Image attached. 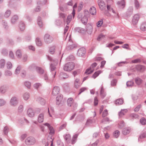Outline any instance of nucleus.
<instances>
[{"instance_id": "f257e3e1", "label": "nucleus", "mask_w": 146, "mask_h": 146, "mask_svg": "<svg viewBox=\"0 0 146 146\" xmlns=\"http://www.w3.org/2000/svg\"><path fill=\"white\" fill-rule=\"evenodd\" d=\"M47 56L48 60L52 61L50 68V71L52 75V78H54L55 77L56 73V67L55 66L57 64L58 60L56 59L53 60L50 57L48 56Z\"/></svg>"}, {"instance_id": "f03ea898", "label": "nucleus", "mask_w": 146, "mask_h": 146, "mask_svg": "<svg viewBox=\"0 0 146 146\" xmlns=\"http://www.w3.org/2000/svg\"><path fill=\"white\" fill-rule=\"evenodd\" d=\"M74 63L72 62H70L65 64L64 66L63 69L65 71L70 72L74 69Z\"/></svg>"}, {"instance_id": "7ed1b4c3", "label": "nucleus", "mask_w": 146, "mask_h": 146, "mask_svg": "<svg viewBox=\"0 0 146 146\" xmlns=\"http://www.w3.org/2000/svg\"><path fill=\"white\" fill-rule=\"evenodd\" d=\"M107 7L108 10L110 13V16H112L113 17L118 18V14L117 12L115 11L111 7L110 4H107Z\"/></svg>"}, {"instance_id": "20e7f679", "label": "nucleus", "mask_w": 146, "mask_h": 146, "mask_svg": "<svg viewBox=\"0 0 146 146\" xmlns=\"http://www.w3.org/2000/svg\"><path fill=\"white\" fill-rule=\"evenodd\" d=\"M44 42L46 43L49 44L52 42L53 41V38L52 36L49 34H46L44 35Z\"/></svg>"}, {"instance_id": "39448f33", "label": "nucleus", "mask_w": 146, "mask_h": 146, "mask_svg": "<svg viewBox=\"0 0 146 146\" xmlns=\"http://www.w3.org/2000/svg\"><path fill=\"white\" fill-rule=\"evenodd\" d=\"M25 143L28 145H31L34 144L36 142L35 139L32 137H27L25 141Z\"/></svg>"}, {"instance_id": "423d86ee", "label": "nucleus", "mask_w": 146, "mask_h": 146, "mask_svg": "<svg viewBox=\"0 0 146 146\" xmlns=\"http://www.w3.org/2000/svg\"><path fill=\"white\" fill-rule=\"evenodd\" d=\"M18 103V101L17 98L16 97H12L10 101V104L13 107L16 106Z\"/></svg>"}, {"instance_id": "0eeeda50", "label": "nucleus", "mask_w": 146, "mask_h": 146, "mask_svg": "<svg viewBox=\"0 0 146 146\" xmlns=\"http://www.w3.org/2000/svg\"><path fill=\"white\" fill-rule=\"evenodd\" d=\"M67 103L68 106L73 107V108H75L77 106V104L73 102V100L72 98H69L67 101Z\"/></svg>"}, {"instance_id": "6e6552de", "label": "nucleus", "mask_w": 146, "mask_h": 146, "mask_svg": "<svg viewBox=\"0 0 146 146\" xmlns=\"http://www.w3.org/2000/svg\"><path fill=\"white\" fill-rule=\"evenodd\" d=\"M97 65V64L94 62L92 64L90 68H88L86 70L85 73L87 74H89L92 73L94 70V68Z\"/></svg>"}, {"instance_id": "1a4fd4ad", "label": "nucleus", "mask_w": 146, "mask_h": 146, "mask_svg": "<svg viewBox=\"0 0 146 146\" xmlns=\"http://www.w3.org/2000/svg\"><path fill=\"white\" fill-rule=\"evenodd\" d=\"M36 68L37 72L40 74H42L43 72V70L40 68L39 67H36L34 65H32L29 67V69H34Z\"/></svg>"}, {"instance_id": "9d476101", "label": "nucleus", "mask_w": 146, "mask_h": 146, "mask_svg": "<svg viewBox=\"0 0 146 146\" xmlns=\"http://www.w3.org/2000/svg\"><path fill=\"white\" fill-rule=\"evenodd\" d=\"M139 18L140 17L139 15L137 14L133 16L132 20V23L134 25H136Z\"/></svg>"}, {"instance_id": "9b49d317", "label": "nucleus", "mask_w": 146, "mask_h": 146, "mask_svg": "<svg viewBox=\"0 0 146 146\" xmlns=\"http://www.w3.org/2000/svg\"><path fill=\"white\" fill-rule=\"evenodd\" d=\"M86 53V50L85 48L82 47L79 49L78 51L77 54L79 56H83Z\"/></svg>"}, {"instance_id": "f8f14e48", "label": "nucleus", "mask_w": 146, "mask_h": 146, "mask_svg": "<svg viewBox=\"0 0 146 146\" xmlns=\"http://www.w3.org/2000/svg\"><path fill=\"white\" fill-rule=\"evenodd\" d=\"M135 69L138 71L140 72H143L145 70V67L142 65H138L136 66Z\"/></svg>"}, {"instance_id": "ddd939ff", "label": "nucleus", "mask_w": 146, "mask_h": 146, "mask_svg": "<svg viewBox=\"0 0 146 146\" xmlns=\"http://www.w3.org/2000/svg\"><path fill=\"white\" fill-rule=\"evenodd\" d=\"M98 3L100 9L101 10H103L106 7L105 3L102 0H99L98 1Z\"/></svg>"}, {"instance_id": "4468645a", "label": "nucleus", "mask_w": 146, "mask_h": 146, "mask_svg": "<svg viewBox=\"0 0 146 146\" xmlns=\"http://www.w3.org/2000/svg\"><path fill=\"white\" fill-rule=\"evenodd\" d=\"M60 89L58 86H54L53 88L52 94L53 95L56 96L60 92Z\"/></svg>"}, {"instance_id": "2eb2a0df", "label": "nucleus", "mask_w": 146, "mask_h": 146, "mask_svg": "<svg viewBox=\"0 0 146 146\" xmlns=\"http://www.w3.org/2000/svg\"><path fill=\"white\" fill-rule=\"evenodd\" d=\"M27 114L29 117H34L35 115L33 110L31 108H29L28 110Z\"/></svg>"}, {"instance_id": "dca6fc26", "label": "nucleus", "mask_w": 146, "mask_h": 146, "mask_svg": "<svg viewBox=\"0 0 146 146\" xmlns=\"http://www.w3.org/2000/svg\"><path fill=\"white\" fill-rule=\"evenodd\" d=\"M44 125L47 126L50 132L49 134L50 135H52L54 133V131L53 127L50 126L49 124L48 123H45L44 124Z\"/></svg>"}, {"instance_id": "f3484780", "label": "nucleus", "mask_w": 146, "mask_h": 146, "mask_svg": "<svg viewBox=\"0 0 146 146\" xmlns=\"http://www.w3.org/2000/svg\"><path fill=\"white\" fill-rule=\"evenodd\" d=\"M100 94L101 98H104L106 95L105 90L102 86L101 87Z\"/></svg>"}, {"instance_id": "a211bd4d", "label": "nucleus", "mask_w": 146, "mask_h": 146, "mask_svg": "<svg viewBox=\"0 0 146 146\" xmlns=\"http://www.w3.org/2000/svg\"><path fill=\"white\" fill-rule=\"evenodd\" d=\"M117 4L120 8L123 9L125 7V2L124 0H122L121 1H118Z\"/></svg>"}, {"instance_id": "6ab92c4d", "label": "nucleus", "mask_w": 146, "mask_h": 146, "mask_svg": "<svg viewBox=\"0 0 146 146\" xmlns=\"http://www.w3.org/2000/svg\"><path fill=\"white\" fill-rule=\"evenodd\" d=\"M69 45L66 47V49L68 50H70L76 48L77 47V45L75 44H72L70 43H68Z\"/></svg>"}, {"instance_id": "aec40b11", "label": "nucleus", "mask_w": 146, "mask_h": 146, "mask_svg": "<svg viewBox=\"0 0 146 146\" xmlns=\"http://www.w3.org/2000/svg\"><path fill=\"white\" fill-rule=\"evenodd\" d=\"M8 88L7 86H3L0 88V92L2 94H4L7 91Z\"/></svg>"}, {"instance_id": "412c9836", "label": "nucleus", "mask_w": 146, "mask_h": 146, "mask_svg": "<svg viewBox=\"0 0 146 146\" xmlns=\"http://www.w3.org/2000/svg\"><path fill=\"white\" fill-rule=\"evenodd\" d=\"M135 81L137 85H140L142 83L143 81L140 78L137 77L135 78Z\"/></svg>"}, {"instance_id": "4be33fe9", "label": "nucleus", "mask_w": 146, "mask_h": 146, "mask_svg": "<svg viewBox=\"0 0 146 146\" xmlns=\"http://www.w3.org/2000/svg\"><path fill=\"white\" fill-rule=\"evenodd\" d=\"M63 98V96L62 95L58 96L56 98V103L57 104H59Z\"/></svg>"}, {"instance_id": "5701e85b", "label": "nucleus", "mask_w": 146, "mask_h": 146, "mask_svg": "<svg viewBox=\"0 0 146 146\" xmlns=\"http://www.w3.org/2000/svg\"><path fill=\"white\" fill-rule=\"evenodd\" d=\"M90 13L93 15H96V8L94 7H92L90 9Z\"/></svg>"}, {"instance_id": "b1692460", "label": "nucleus", "mask_w": 146, "mask_h": 146, "mask_svg": "<svg viewBox=\"0 0 146 146\" xmlns=\"http://www.w3.org/2000/svg\"><path fill=\"white\" fill-rule=\"evenodd\" d=\"M44 120V115L43 113L40 114L38 117V122L41 123L43 122Z\"/></svg>"}, {"instance_id": "393cba45", "label": "nucleus", "mask_w": 146, "mask_h": 146, "mask_svg": "<svg viewBox=\"0 0 146 146\" xmlns=\"http://www.w3.org/2000/svg\"><path fill=\"white\" fill-rule=\"evenodd\" d=\"M130 129L128 128H125L123 129L122 133L124 135H126L130 132Z\"/></svg>"}, {"instance_id": "a878e982", "label": "nucleus", "mask_w": 146, "mask_h": 146, "mask_svg": "<svg viewBox=\"0 0 146 146\" xmlns=\"http://www.w3.org/2000/svg\"><path fill=\"white\" fill-rule=\"evenodd\" d=\"M123 103V100L122 99H119L115 101V103L117 105H121Z\"/></svg>"}, {"instance_id": "bb28decb", "label": "nucleus", "mask_w": 146, "mask_h": 146, "mask_svg": "<svg viewBox=\"0 0 146 146\" xmlns=\"http://www.w3.org/2000/svg\"><path fill=\"white\" fill-rule=\"evenodd\" d=\"M140 29L142 31H146V22H144L142 23Z\"/></svg>"}, {"instance_id": "cd10ccee", "label": "nucleus", "mask_w": 146, "mask_h": 146, "mask_svg": "<svg viewBox=\"0 0 146 146\" xmlns=\"http://www.w3.org/2000/svg\"><path fill=\"white\" fill-rule=\"evenodd\" d=\"M37 23L40 28L42 27L43 24L42 22L41 21V18L40 17H38L37 19Z\"/></svg>"}, {"instance_id": "c85d7f7f", "label": "nucleus", "mask_w": 146, "mask_h": 146, "mask_svg": "<svg viewBox=\"0 0 146 146\" xmlns=\"http://www.w3.org/2000/svg\"><path fill=\"white\" fill-rule=\"evenodd\" d=\"M127 109L122 110L119 113V115L120 117H121L124 115L127 112Z\"/></svg>"}, {"instance_id": "c756f323", "label": "nucleus", "mask_w": 146, "mask_h": 146, "mask_svg": "<svg viewBox=\"0 0 146 146\" xmlns=\"http://www.w3.org/2000/svg\"><path fill=\"white\" fill-rule=\"evenodd\" d=\"M55 47L54 46H50L49 49V51L50 53L52 54H54L55 52Z\"/></svg>"}, {"instance_id": "7c9ffc66", "label": "nucleus", "mask_w": 146, "mask_h": 146, "mask_svg": "<svg viewBox=\"0 0 146 146\" xmlns=\"http://www.w3.org/2000/svg\"><path fill=\"white\" fill-rule=\"evenodd\" d=\"M36 44L38 46H40L42 45V43L40 39L38 38H36Z\"/></svg>"}, {"instance_id": "2f4dec72", "label": "nucleus", "mask_w": 146, "mask_h": 146, "mask_svg": "<svg viewBox=\"0 0 146 146\" xmlns=\"http://www.w3.org/2000/svg\"><path fill=\"white\" fill-rule=\"evenodd\" d=\"M102 72L100 70H98L95 72L93 74L92 77L94 79L96 78L98 76L102 73Z\"/></svg>"}, {"instance_id": "473e14b6", "label": "nucleus", "mask_w": 146, "mask_h": 146, "mask_svg": "<svg viewBox=\"0 0 146 146\" xmlns=\"http://www.w3.org/2000/svg\"><path fill=\"white\" fill-rule=\"evenodd\" d=\"M18 17L17 15H15L13 16L11 19V22L12 23H14L18 19Z\"/></svg>"}, {"instance_id": "72a5a7b5", "label": "nucleus", "mask_w": 146, "mask_h": 146, "mask_svg": "<svg viewBox=\"0 0 146 146\" xmlns=\"http://www.w3.org/2000/svg\"><path fill=\"white\" fill-rule=\"evenodd\" d=\"M86 16H84L81 19V20L82 23L84 24H86L87 22L88 18Z\"/></svg>"}, {"instance_id": "f704fd0d", "label": "nucleus", "mask_w": 146, "mask_h": 146, "mask_svg": "<svg viewBox=\"0 0 146 146\" xmlns=\"http://www.w3.org/2000/svg\"><path fill=\"white\" fill-rule=\"evenodd\" d=\"M5 64V61L4 59H2L0 60V68H2L4 67Z\"/></svg>"}, {"instance_id": "c9c22d12", "label": "nucleus", "mask_w": 146, "mask_h": 146, "mask_svg": "<svg viewBox=\"0 0 146 146\" xmlns=\"http://www.w3.org/2000/svg\"><path fill=\"white\" fill-rule=\"evenodd\" d=\"M68 76L67 74L64 73H61L60 75V77L61 79H65L68 78Z\"/></svg>"}, {"instance_id": "e433bc0d", "label": "nucleus", "mask_w": 146, "mask_h": 146, "mask_svg": "<svg viewBox=\"0 0 146 146\" xmlns=\"http://www.w3.org/2000/svg\"><path fill=\"white\" fill-rule=\"evenodd\" d=\"M71 137L69 134L66 135L64 137L65 140L68 143H69L70 142Z\"/></svg>"}, {"instance_id": "4c0bfd02", "label": "nucleus", "mask_w": 146, "mask_h": 146, "mask_svg": "<svg viewBox=\"0 0 146 146\" xmlns=\"http://www.w3.org/2000/svg\"><path fill=\"white\" fill-rule=\"evenodd\" d=\"M75 86L76 88H78L79 87L80 85V83L79 82V80L77 79L76 80L74 83Z\"/></svg>"}, {"instance_id": "58836bf2", "label": "nucleus", "mask_w": 146, "mask_h": 146, "mask_svg": "<svg viewBox=\"0 0 146 146\" xmlns=\"http://www.w3.org/2000/svg\"><path fill=\"white\" fill-rule=\"evenodd\" d=\"M19 27L20 30L21 31H23L25 29V25L22 22H21L19 24Z\"/></svg>"}, {"instance_id": "ea45409f", "label": "nucleus", "mask_w": 146, "mask_h": 146, "mask_svg": "<svg viewBox=\"0 0 146 146\" xmlns=\"http://www.w3.org/2000/svg\"><path fill=\"white\" fill-rule=\"evenodd\" d=\"M30 95L29 93L26 92L25 93L23 96L24 99L25 100H27L29 98Z\"/></svg>"}, {"instance_id": "a19ab883", "label": "nucleus", "mask_w": 146, "mask_h": 146, "mask_svg": "<svg viewBox=\"0 0 146 146\" xmlns=\"http://www.w3.org/2000/svg\"><path fill=\"white\" fill-rule=\"evenodd\" d=\"M75 30L76 32L80 33H83L84 31V30L83 29L80 27L76 28L75 29Z\"/></svg>"}, {"instance_id": "79ce46f5", "label": "nucleus", "mask_w": 146, "mask_h": 146, "mask_svg": "<svg viewBox=\"0 0 146 146\" xmlns=\"http://www.w3.org/2000/svg\"><path fill=\"white\" fill-rule=\"evenodd\" d=\"M72 17V15H69L68 16L66 19V23L67 25H68L70 22L71 20Z\"/></svg>"}, {"instance_id": "37998d69", "label": "nucleus", "mask_w": 146, "mask_h": 146, "mask_svg": "<svg viewBox=\"0 0 146 146\" xmlns=\"http://www.w3.org/2000/svg\"><path fill=\"white\" fill-rule=\"evenodd\" d=\"M135 7L136 9H138L140 5L137 0H134Z\"/></svg>"}, {"instance_id": "c03bdc74", "label": "nucleus", "mask_w": 146, "mask_h": 146, "mask_svg": "<svg viewBox=\"0 0 146 146\" xmlns=\"http://www.w3.org/2000/svg\"><path fill=\"white\" fill-rule=\"evenodd\" d=\"M12 64L10 62H8L7 63V68L8 69H11L12 67Z\"/></svg>"}, {"instance_id": "a18cd8bd", "label": "nucleus", "mask_w": 146, "mask_h": 146, "mask_svg": "<svg viewBox=\"0 0 146 146\" xmlns=\"http://www.w3.org/2000/svg\"><path fill=\"white\" fill-rule=\"evenodd\" d=\"M42 87V85L39 83H36L34 85V87L36 89H38V88H40Z\"/></svg>"}, {"instance_id": "49530a36", "label": "nucleus", "mask_w": 146, "mask_h": 146, "mask_svg": "<svg viewBox=\"0 0 146 146\" xmlns=\"http://www.w3.org/2000/svg\"><path fill=\"white\" fill-rule=\"evenodd\" d=\"M5 75L6 76H10L12 75V73L11 71L7 70L5 72Z\"/></svg>"}, {"instance_id": "de8ad7c7", "label": "nucleus", "mask_w": 146, "mask_h": 146, "mask_svg": "<svg viewBox=\"0 0 146 146\" xmlns=\"http://www.w3.org/2000/svg\"><path fill=\"white\" fill-rule=\"evenodd\" d=\"M119 135V132L117 130L115 131L113 133V136L116 138H117Z\"/></svg>"}, {"instance_id": "09e8293b", "label": "nucleus", "mask_w": 146, "mask_h": 146, "mask_svg": "<svg viewBox=\"0 0 146 146\" xmlns=\"http://www.w3.org/2000/svg\"><path fill=\"white\" fill-rule=\"evenodd\" d=\"M17 56L19 58H20L22 56V53L21 50H18L16 52Z\"/></svg>"}, {"instance_id": "8fccbe9b", "label": "nucleus", "mask_w": 146, "mask_h": 146, "mask_svg": "<svg viewBox=\"0 0 146 146\" xmlns=\"http://www.w3.org/2000/svg\"><path fill=\"white\" fill-rule=\"evenodd\" d=\"M21 67L20 66H18L15 70V74H19L20 72Z\"/></svg>"}, {"instance_id": "3c124183", "label": "nucleus", "mask_w": 146, "mask_h": 146, "mask_svg": "<svg viewBox=\"0 0 146 146\" xmlns=\"http://www.w3.org/2000/svg\"><path fill=\"white\" fill-rule=\"evenodd\" d=\"M103 23V20L101 19L97 23V26L98 27H100L102 26Z\"/></svg>"}, {"instance_id": "603ef678", "label": "nucleus", "mask_w": 146, "mask_h": 146, "mask_svg": "<svg viewBox=\"0 0 146 146\" xmlns=\"http://www.w3.org/2000/svg\"><path fill=\"white\" fill-rule=\"evenodd\" d=\"M23 105H21L18 107V111L19 113H22L23 110Z\"/></svg>"}, {"instance_id": "864d4df0", "label": "nucleus", "mask_w": 146, "mask_h": 146, "mask_svg": "<svg viewBox=\"0 0 146 146\" xmlns=\"http://www.w3.org/2000/svg\"><path fill=\"white\" fill-rule=\"evenodd\" d=\"M11 13V12L9 10H7L5 12V15L4 16L6 17H9Z\"/></svg>"}, {"instance_id": "5fc2aeb1", "label": "nucleus", "mask_w": 146, "mask_h": 146, "mask_svg": "<svg viewBox=\"0 0 146 146\" xmlns=\"http://www.w3.org/2000/svg\"><path fill=\"white\" fill-rule=\"evenodd\" d=\"M25 86L28 88H30L31 86V83L28 81H26L25 82Z\"/></svg>"}, {"instance_id": "6e6d98bb", "label": "nucleus", "mask_w": 146, "mask_h": 146, "mask_svg": "<svg viewBox=\"0 0 146 146\" xmlns=\"http://www.w3.org/2000/svg\"><path fill=\"white\" fill-rule=\"evenodd\" d=\"M38 100L39 101L41 105H44V104H45V101L44 99H43V98H40L38 99Z\"/></svg>"}, {"instance_id": "4d7b16f0", "label": "nucleus", "mask_w": 146, "mask_h": 146, "mask_svg": "<svg viewBox=\"0 0 146 146\" xmlns=\"http://www.w3.org/2000/svg\"><path fill=\"white\" fill-rule=\"evenodd\" d=\"M9 129L7 126H5L4 127L3 132L5 134H7L9 131Z\"/></svg>"}, {"instance_id": "13d9d810", "label": "nucleus", "mask_w": 146, "mask_h": 146, "mask_svg": "<svg viewBox=\"0 0 146 146\" xmlns=\"http://www.w3.org/2000/svg\"><path fill=\"white\" fill-rule=\"evenodd\" d=\"M130 117L132 118H137L139 117V115L133 113L130 115Z\"/></svg>"}, {"instance_id": "bf43d9fd", "label": "nucleus", "mask_w": 146, "mask_h": 146, "mask_svg": "<svg viewBox=\"0 0 146 146\" xmlns=\"http://www.w3.org/2000/svg\"><path fill=\"white\" fill-rule=\"evenodd\" d=\"M146 137V132H144L141 133L139 136V138L141 139Z\"/></svg>"}, {"instance_id": "052dcab7", "label": "nucleus", "mask_w": 146, "mask_h": 146, "mask_svg": "<svg viewBox=\"0 0 146 146\" xmlns=\"http://www.w3.org/2000/svg\"><path fill=\"white\" fill-rule=\"evenodd\" d=\"M134 83L132 81H128L127 82V86H131L133 85Z\"/></svg>"}, {"instance_id": "680f3d73", "label": "nucleus", "mask_w": 146, "mask_h": 146, "mask_svg": "<svg viewBox=\"0 0 146 146\" xmlns=\"http://www.w3.org/2000/svg\"><path fill=\"white\" fill-rule=\"evenodd\" d=\"M26 72L25 70H23L21 71V76L23 78L25 77L26 75Z\"/></svg>"}, {"instance_id": "e2e57ef3", "label": "nucleus", "mask_w": 146, "mask_h": 146, "mask_svg": "<svg viewBox=\"0 0 146 146\" xmlns=\"http://www.w3.org/2000/svg\"><path fill=\"white\" fill-rule=\"evenodd\" d=\"M140 122L142 125H145L146 123V120L144 118H142L140 119Z\"/></svg>"}, {"instance_id": "0e129e2a", "label": "nucleus", "mask_w": 146, "mask_h": 146, "mask_svg": "<svg viewBox=\"0 0 146 146\" xmlns=\"http://www.w3.org/2000/svg\"><path fill=\"white\" fill-rule=\"evenodd\" d=\"M141 105L139 104L134 109V111L135 112H137L138 111L141 107Z\"/></svg>"}, {"instance_id": "69168bd1", "label": "nucleus", "mask_w": 146, "mask_h": 146, "mask_svg": "<svg viewBox=\"0 0 146 146\" xmlns=\"http://www.w3.org/2000/svg\"><path fill=\"white\" fill-rule=\"evenodd\" d=\"M6 102L2 99H0V106L4 105L6 104Z\"/></svg>"}, {"instance_id": "338daca9", "label": "nucleus", "mask_w": 146, "mask_h": 146, "mask_svg": "<svg viewBox=\"0 0 146 146\" xmlns=\"http://www.w3.org/2000/svg\"><path fill=\"white\" fill-rule=\"evenodd\" d=\"M129 45L127 44L123 45L122 46V47L124 48L130 50V49L129 48Z\"/></svg>"}, {"instance_id": "774afa93", "label": "nucleus", "mask_w": 146, "mask_h": 146, "mask_svg": "<svg viewBox=\"0 0 146 146\" xmlns=\"http://www.w3.org/2000/svg\"><path fill=\"white\" fill-rule=\"evenodd\" d=\"M117 83V80L115 79L113 80L111 82V85L112 86H114L116 85Z\"/></svg>"}]
</instances>
